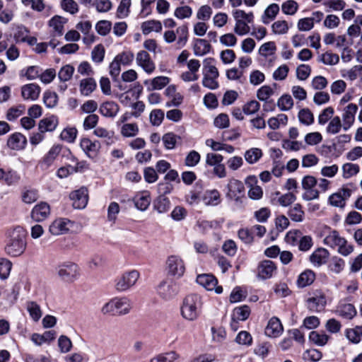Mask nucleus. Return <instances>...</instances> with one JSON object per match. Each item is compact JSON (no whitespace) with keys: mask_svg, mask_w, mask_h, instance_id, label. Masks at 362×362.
<instances>
[{"mask_svg":"<svg viewBox=\"0 0 362 362\" xmlns=\"http://www.w3.org/2000/svg\"><path fill=\"white\" fill-rule=\"evenodd\" d=\"M202 306L201 296L195 293L189 294L183 299L181 305V315L185 320L194 321L198 318Z\"/></svg>","mask_w":362,"mask_h":362,"instance_id":"obj_1","label":"nucleus"},{"mask_svg":"<svg viewBox=\"0 0 362 362\" xmlns=\"http://www.w3.org/2000/svg\"><path fill=\"white\" fill-rule=\"evenodd\" d=\"M25 247L24 232L21 227L18 226L11 233L10 239L5 247V251L11 257H18L23 253Z\"/></svg>","mask_w":362,"mask_h":362,"instance_id":"obj_2","label":"nucleus"},{"mask_svg":"<svg viewBox=\"0 0 362 362\" xmlns=\"http://www.w3.org/2000/svg\"><path fill=\"white\" fill-rule=\"evenodd\" d=\"M132 308V303L127 298H115L103 305L101 313L103 315L121 316L128 314Z\"/></svg>","mask_w":362,"mask_h":362,"instance_id":"obj_3","label":"nucleus"},{"mask_svg":"<svg viewBox=\"0 0 362 362\" xmlns=\"http://www.w3.org/2000/svg\"><path fill=\"white\" fill-rule=\"evenodd\" d=\"M324 243L330 247L337 248V252L343 256H348L354 251V246L349 244L337 230L331 231L325 238Z\"/></svg>","mask_w":362,"mask_h":362,"instance_id":"obj_4","label":"nucleus"},{"mask_svg":"<svg viewBox=\"0 0 362 362\" xmlns=\"http://www.w3.org/2000/svg\"><path fill=\"white\" fill-rule=\"evenodd\" d=\"M227 192L226 197L235 204L240 206L243 204V199H245V187L243 183L236 179H230L227 185Z\"/></svg>","mask_w":362,"mask_h":362,"instance_id":"obj_5","label":"nucleus"},{"mask_svg":"<svg viewBox=\"0 0 362 362\" xmlns=\"http://www.w3.org/2000/svg\"><path fill=\"white\" fill-rule=\"evenodd\" d=\"M59 278L68 283L74 282L79 276L78 266L72 262H65L60 264L57 269Z\"/></svg>","mask_w":362,"mask_h":362,"instance_id":"obj_6","label":"nucleus"},{"mask_svg":"<svg viewBox=\"0 0 362 362\" xmlns=\"http://www.w3.org/2000/svg\"><path fill=\"white\" fill-rule=\"evenodd\" d=\"M352 189L347 185H344L337 192L332 194L328 198L329 204L334 207L344 209L346 206V201L352 194Z\"/></svg>","mask_w":362,"mask_h":362,"instance_id":"obj_7","label":"nucleus"},{"mask_svg":"<svg viewBox=\"0 0 362 362\" xmlns=\"http://www.w3.org/2000/svg\"><path fill=\"white\" fill-rule=\"evenodd\" d=\"M157 292L163 299L170 300L178 293L179 285L173 279H168L159 284Z\"/></svg>","mask_w":362,"mask_h":362,"instance_id":"obj_8","label":"nucleus"},{"mask_svg":"<svg viewBox=\"0 0 362 362\" xmlns=\"http://www.w3.org/2000/svg\"><path fill=\"white\" fill-rule=\"evenodd\" d=\"M139 278L136 270L124 272L116 280L115 288L118 291H125L135 285Z\"/></svg>","mask_w":362,"mask_h":362,"instance_id":"obj_9","label":"nucleus"},{"mask_svg":"<svg viewBox=\"0 0 362 362\" xmlns=\"http://www.w3.org/2000/svg\"><path fill=\"white\" fill-rule=\"evenodd\" d=\"M166 269L170 275L180 278L185 272V262L180 257L171 255L167 259Z\"/></svg>","mask_w":362,"mask_h":362,"instance_id":"obj_10","label":"nucleus"},{"mask_svg":"<svg viewBox=\"0 0 362 362\" xmlns=\"http://www.w3.org/2000/svg\"><path fill=\"white\" fill-rule=\"evenodd\" d=\"M357 111L358 106L354 103H349L344 107L341 114L344 131H348L353 126Z\"/></svg>","mask_w":362,"mask_h":362,"instance_id":"obj_11","label":"nucleus"},{"mask_svg":"<svg viewBox=\"0 0 362 362\" xmlns=\"http://www.w3.org/2000/svg\"><path fill=\"white\" fill-rule=\"evenodd\" d=\"M276 272V266L271 260H264L257 266V277L265 280L270 279Z\"/></svg>","mask_w":362,"mask_h":362,"instance_id":"obj_12","label":"nucleus"},{"mask_svg":"<svg viewBox=\"0 0 362 362\" xmlns=\"http://www.w3.org/2000/svg\"><path fill=\"white\" fill-rule=\"evenodd\" d=\"M70 199L73 201L72 205L75 209H84L88 204V190L85 187L75 190L70 194Z\"/></svg>","mask_w":362,"mask_h":362,"instance_id":"obj_13","label":"nucleus"},{"mask_svg":"<svg viewBox=\"0 0 362 362\" xmlns=\"http://www.w3.org/2000/svg\"><path fill=\"white\" fill-rule=\"evenodd\" d=\"M136 63L147 74H151L154 71L156 66L151 59L149 54L146 51H140L136 54Z\"/></svg>","mask_w":362,"mask_h":362,"instance_id":"obj_14","label":"nucleus"},{"mask_svg":"<svg viewBox=\"0 0 362 362\" xmlns=\"http://www.w3.org/2000/svg\"><path fill=\"white\" fill-rule=\"evenodd\" d=\"M49 214V205L42 202L33 207L31 211V218L36 222H40L45 220Z\"/></svg>","mask_w":362,"mask_h":362,"instance_id":"obj_15","label":"nucleus"},{"mask_svg":"<svg viewBox=\"0 0 362 362\" xmlns=\"http://www.w3.org/2000/svg\"><path fill=\"white\" fill-rule=\"evenodd\" d=\"M335 312L339 316L348 320L353 319L357 313L354 305L345 301L339 303Z\"/></svg>","mask_w":362,"mask_h":362,"instance_id":"obj_16","label":"nucleus"},{"mask_svg":"<svg viewBox=\"0 0 362 362\" xmlns=\"http://www.w3.org/2000/svg\"><path fill=\"white\" fill-rule=\"evenodd\" d=\"M62 148L59 145H54L42 158L40 165L42 169L47 170L54 163L61 152Z\"/></svg>","mask_w":362,"mask_h":362,"instance_id":"obj_17","label":"nucleus"},{"mask_svg":"<svg viewBox=\"0 0 362 362\" xmlns=\"http://www.w3.org/2000/svg\"><path fill=\"white\" fill-rule=\"evenodd\" d=\"M27 144L26 137L19 132L11 134L7 141V146L13 150H22Z\"/></svg>","mask_w":362,"mask_h":362,"instance_id":"obj_18","label":"nucleus"},{"mask_svg":"<svg viewBox=\"0 0 362 362\" xmlns=\"http://www.w3.org/2000/svg\"><path fill=\"white\" fill-rule=\"evenodd\" d=\"M283 332V326L279 318L272 317L265 328V334L269 337H277Z\"/></svg>","mask_w":362,"mask_h":362,"instance_id":"obj_19","label":"nucleus"},{"mask_svg":"<svg viewBox=\"0 0 362 362\" xmlns=\"http://www.w3.org/2000/svg\"><path fill=\"white\" fill-rule=\"evenodd\" d=\"M40 88L35 83H29L21 88V95L25 100H35L38 98Z\"/></svg>","mask_w":362,"mask_h":362,"instance_id":"obj_20","label":"nucleus"},{"mask_svg":"<svg viewBox=\"0 0 362 362\" xmlns=\"http://www.w3.org/2000/svg\"><path fill=\"white\" fill-rule=\"evenodd\" d=\"M119 110V106L114 101H106L103 103L99 107V112L106 117H114Z\"/></svg>","mask_w":362,"mask_h":362,"instance_id":"obj_21","label":"nucleus"},{"mask_svg":"<svg viewBox=\"0 0 362 362\" xmlns=\"http://www.w3.org/2000/svg\"><path fill=\"white\" fill-rule=\"evenodd\" d=\"M70 221L65 218H58L54 221L49 226V230L54 235H59L69 230L68 224Z\"/></svg>","mask_w":362,"mask_h":362,"instance_id":"obj_22","label":"nucleus"},{"mask_svg":"<svg viewBox=\"0 0 362 362\" xmlns=\"http://www.w3.org/2000/svg\"><path fill=\"white\" fill-rule=\"evenodd\" d=\"M202 199L206 206H216L221 202V194L215 189L205 191Z\"/></svg>","mask_w":362,"mask_h":362,"instance_id":"obj_23","label":"nucleus"},{"mask_svg":"<svg viewBox=\"0 0 362 362\" xmlns=\"http://www.w3.org/2000/svg\"><path fill=\"white\" fill-rule=\"evenodd\" d=\"M58 123V118L55 115L43 118L38 123V130L44 133L53 132L57 128Z\"/></svg>","mask_w":362,"mask_h":362,"instance_id":"obj_24","label":"nucleus"},{"mask_svg":"<svg viewBox=\"0 0 362 362\" xmlns=\"http://www.w3.org/2000/svg\"><path fill=\"white\" fill-rule=\"evenodd\" d=\"M329 256L327 250L325 248H318L315 250L310 257V261L315 266H321L327 262Z\"/></svg>","mask_w":362,"mask_h":362,"instance_id":"obj_25","label":"nucleus"},{"mask_svg":"<svg viewBox=\"0 0 362 362\" xmlns=\"http://www.w3.org/2000/svg\"><path fill=\"white\" fill-rule=\"evenodd\" d=\"M307 304L311 312H320L326 305V299L322 295L313 296L307 300Z\"/></svg>","mask_w":362,"mask_h":362,"instance_id":"obj_26","label":"nucleus"},{"mask_svg":"<svg viewBox=\"0 0 362 362\" xmlns=\"http://www.w3.org/2000/svg\"><path fill=\"white\" fill-rule=\"evenodd\" d=\"M80 145L82 149L90 158L95 157L100 148L98 142H93L90 139L87 138L81 139Z\"/></svg>","mask_w":362,"mask_h":362,"instance_id":"obj_27","label":"nucleus"},{"mask_svg":"<svg viewBox=\"0 0 362 362\" xmlns=\"http://www.w3.org/2000/svg\"><path fill=\"white\" fill-rule=\"evenodd\" d=\"M197 282L208 291H213L218 281L212 274H203L197 277Z\"/></svg>","mask_w":362,"mask_h":362,"instance_id":"obj_28","label":"nucleus"},{"mask_svg":"<svg viewBox=\"0 0 362 362\" xmlns=\"http://www.w3.org/2000/svg\"><path fill=\"white\" fill-rule=\"evenodd\" d=\"M66 23V18L57 15L49 21L48 24L58 36H62L64 33V26Z\"/></svg>","mask_w":362,"mask_h":362,"instance_id":"obj_29","label":"nucleus"},{"mask_svg":"<svg viewBox=\"0 0 362 362\" xmlns=\"http://www.w3.org/2000/svg\"><path fill=\"white\" fill-rule=\"evenodd\" d=\"M315 279V274L310 269H307L302 272L297 280L298 287L304 288L310 286Z\"/></svg>","mask_w":362,"mask_h":362,"instance_id":"obj_30","label":"nucleus"},{"mask_svg":"<svg viewBox=\"0 0 362 362\" xmlns=\"http://www.w3.org/2000/svg\"><path fill=\"white\" fill-rule=\"evenodd\" d=\"M97 84L93 78L82 79L80 82V92L83 95L88 96L96 88Z\"/></svg>","mask_w":362,"mask_h":362,"instance_id":"obj_31","label":"nucleus"},{"mask_svg":"<svg viewBox=\"0 0 362 362\" xmlns=\"http://www.w3.org/2000/svg\"><path fill=\"white\" fill-rule=\"evenodd\" d=\"M134 204L135 206L141 210L145 211L151 203V197L149 194L147 192H142L141 194H137L134 197Z\"/></svg>","mask_w":362,"mask_h":362,"instance_id":"obj_32","label":"nucleus"},{"mask_svg":"<svg viewBox=\"0 0 362 362\" xmlns=\"http://www.w3.org/2000/svg\"><path fill=\"white\" fill-rule=\"evenodd\" d=\"M211 46L204 39H196L194 45V52L197 56H203L209 53L211 50Z\"/></svg>","mask_w":362,"mask_h":362,"instance_id":"obj_33","label":"nucleus"},{"mask_svg":"<svg viewBox=\"0 0 362 362\" xmlns=\"http://www.w3.org/2000/svg\"><path fill=\"white\" fill-rule=\"evenodd\" d=\"M279 11V6L276 4H270L264 11L262 17L264 24H269L271 21L274 20Z\"/></svg>","mask_w":362,"mask_h":362,"instance_id":"obj_34","label":"nucleus"},{"mask_svg":"<svg viewBox=\"0 0 362 362\" xmlns=\"http://www.w3.org/2000/svg\"><path fill=\"white\" fill-rule=\"evenodd\" d=\"M141 28L143 34L148 35L152 31L160 32L162 30V24L158 21L151 20L142 23Z\"/></svg>","mask_w":362,"mask_h":362,"instance_id":"obj_35","label":"nucleus"},{"mask_svg":"<svg viewBox=\"0 0 362 362\" xmlns=\"http://www.w3.org/2000/svg\"><path fill=\"white\" fill-rule=\"evenodd\" d=\"M215 59L212 57L206 58L203 62V74H209L213 78H218L219 73L214 65Z\"/></svg>","mask_w":362,"mask_h":362,"instance_id":"obj_36","label":"nucleus"},{"mask_svg":"<svg viewBox=\"0 0 362 362\" xmlns=\"http://www.w3.org/2000/svg\"><path fill=\"white\" fill-rule=\"evenodd\" d=\"M25 112V106L24 105H18L16 106L11 107L8 109L6 119L8 121L13 122L16 120L20 116L23 115Z\"/></svg>","mask_w":362,"mask_h":362,"instance_id":"obj_37","label":"nucleus"},{"mask_svg":"<svg viewBox=\"0 0 362 362\" xmlns=\"http://www.w3.org/2000/svg\"><path fill=\"white\" fill-rule=\"evenodd\" d=\"M179 358L180 355L177 352L171 351L156 356L150 362H174Z\"/></svg>","mask_w":362,"mask_h":362,"instance_id":"obj_38","label":"nucleus"},{"mask_svg":"<svg viewBox=\"0 0 362 362\" xmlns=\"http://www.w3.org/2000/svg\"><path fill=\"white\" fill-rule=\"evenodd\" d=\"M343 129V122L339 116L332 117L326 129V132L329 134H337Z\"/></svg>","mask_w":362,"mask_h":362,"instance_id":"obj_39","label":"nucleus"},{"mask_svg":"<svg viewBox=\"0 0 362 362\" xmlns=\"http://www.w3.org/2000/svg\"><path fill=\"white\" fill-rule=\"evenodd\" d=\"M26 308L30 317L37 322L42 317V313L40 307L34 301H29L26 304Z\"/></svg>","mask_w":362,"mask_h":362,"instance_id":"obj_40","label":"nucleus"},{"mask_svg":"<svg viewBox=\"0 0 362 362\" xmlns=\"http://www.w3.org/2000/svg\"><path fill=\"white\" fill-rule=\"evenodd\" d=\"M329 338V336L326 334L319 333L316 331H312L309 334V340L320 346H325L327 343Z\"/></svg>","mask_w":362,"mask_h":362,"instance_id":"obj_41","label":"nucleus"},{"mask_svg":"<svg viewBox=\"0 0 362 362\" xmlns=\"http://www.w3.org/2000/svg\"><path fill=\"white\" fill-rule=\"evenodd\" d=\"M170 202L163 195H160L154 202V209L159 213H165L170 209Z\"/></svg>","mask_w":362,"mask_h":362,"instance_id":"obj_42","label":"nucleus"},{"mask_svg":"<svg viewBox=\"0 0 362 362\" xmlns=\"http://www.w3.org/2000/svg\"><path fill=\"white\" fill-rule=\"evenodd\" d=\"M92 24L90 21L79 22L76 25V28L81 30L84 35H87L83 38L85 42H93L94 41V37L93 35H89L91 30Z\"/></svg>","mask_w":362,"mask_h":362,"instance_id":"obj_43","label":"nucleus"},{"mask_svg":"<svg viewBox=\"0 0 362 362\" xmlns=\"http://www.w3.org/2000/svg\"><path fill=\"white\" fill-rule=\"evenodd\" d=\"M262 156V151L258 148H252L246 151L245 153V160L250 163L253 164L257 163Z\"/></svg>","mask_w":362,"mask_h":362,"instance_id":"obj_44","label":"nucleus"},{"mask_svg":"<svg viewBox=\"0 0 362 362\" xmlns=\"http://www.w3.org/2000/svg\"><path fill=\"white\" fill-rule=\"evenodd\" d=\"M291 219L296 222H301L304 218V211L300 204H296L288 211Z\"/></svg>","mask_w":362,"mask_h":362,"instance_id":"obj_45","label":"nucleus"},{"mask_svg":"<svg viewBox=\"0 0 362 362\" xmlns=\"http://www.w3.org/2000/svg\"><path fill=\"white\" fill-rule=\"evenodd\" d=\"M22 200L25 204H33L39 199L38 191L35 189H26L22 192Z\"/></svg>","mask_w":362,"mask_h":362,"instance_id":"obj_46","label":"nucleus"},{"mask_svg":"<svg viewBox=\"0 0 362 362\" xmlns=\"http://www.w3.org/2000/svg\"><path fill=\"white\" fill-rule=\"evenodd\" d=\"M43 102L47 107L53 108L58 103V95L55 92L45 91L43 95Z\"/></svg>","mask_w":362,"mask_h":362,"instance_id":"obj_47","label":"nucleus"},{"mask_svg":"<svg viewBox=\"0 0 362 362\" xmlns=\"http://www.w3.org/2000/svg\"><path fill=\"white\" fill-rule=\"evenodd\" d=\"M299 121L305 125H310L314 122V116L308 108H303L298 112Z\"/></svg>","mask_w":362,"mask_h":362,"instance_id":"obj_48","label":"nucleus"},{"mask_svg":"<svg viewBox=\"0 0 362 362\" xmlns=\"http://www.w3.org/2000/svg\"><path fill=\"white\" fill-rule=\"evenodd\" d=\"M29 33V30L24 25L16 26L13 33V38L16 42H24Z\"/></svg>","mask_w":362,"mask_h":362,"instance_id":"obj_49","label":"nucleus"},{"mask_svg":"<svg viewBox=\"0 0 362 362\" xmlns=\"http://www.w3.org/2000/svg\"><path fill=\"white\" fill-rule=\"evenodd\" d=\"M177 139L180 137L173 132H168L163 136L162 140L165 148L171 150L175 147Z\"/></svg>","mask_w":362,"mask_h":362,"instance_id":"obj_50","label":"nucleus"},{"mask_svg":"<svg viewBox=\"0 0 362 362\" xmlns=\"http://www.w3.org/2000/svg\"><path fill=\"white\" fill-rule=\"evenodd\" d=\"M343 177L348 179L359 172V166L357 164L347 163L342 166Z\"/></svg>","mask_w":362,"mask_h":362,"instance_id":"obj_51","label":"nucleus"},{"mask_svg":"<svg viewBox=\"0 0 362 362\" xmlns=\"http://www.w3.org/2000/svg\"><path fill=\"white\" fill-rule=\"evenodd\" d=\"M176 31L178 35L177 44L179 47H182L185 45L187 41L188 28L186 25H182L178 27Z\"/></svg>","mask_w":362,"mask_h":362,"instance_id":"obj_52","label":"nucleus"},{"mask_svg":"<svg viewBox=\"0 0 362 362\" xmlns=\"http://www.w3.org/2000/svg\"><path fill=\"white\" fill-rule=\"evenodd\" d=\"M131 4V0H121L117 9V17L122 18L128 16Z\"/></svg>","mask_w":362,"mask_h":362,"instance_id":"obj_53","label":"nucleus"},{"mask_svg":"<svg viewBox=\"0 0 362 362\" xmlns=\"http://www.w3.org/2000/svg\"><path fill=\"white\" fill-rule=\"evenodd\" d=\"M12 263L6 258H0V278L6 279L8 278L11 270Z\"/></svg>","mask_w":362,"mask_h":362,"instance_id":"obj_54","label":"nucleus"},{"mask_svg":"<svg viewBox=\"0 0 362 362\" xmlns=\"http://www.w3.org/2000/svg\"><path fill=\"white\" fill-rule=\"evenodd\" d=\"M74 72V66L67 64L61 68L58 73V77L62 81H68L70 80Z\"/></svg>","mask_w":362,"mask_h":362,"instance_id":"obj_55","label":"nucleus"},{"mask_svg":"<svg viewBox=\"0 0 362 362\" xmlns=\"http://www.w3.org/2000/svg\"><path fill=\"white\" fill-rule=\"evenodd\" d=\"M277 105L282 111L288 110L293 106V98L289 95H284L278 100Z\"/></svg>","mask_w":362,"mask_h":362,"instance_id":"obj_56","label":"nucleus"},{"mask_svg":"<svg viewBox=\"0 0 362 362\" xmlns=\"http://www.w3.org/2000/svg\"><path fill=\"white\" fill-rule=\"evenodd\" d=\"M200 159V154L197 151L192 150L187 155L185 159V164L187 167H194L199 163Z\"/></svg>","mask_w":362,"mask_h":362,"instance_id":"obj_57","label":"nucleus"},{"mask_svg":"<svg viewBox=\"0 0 362 362\" xmlns=\"http://www.w3.org/2000/svg\"><path fill=\"white\" fill-rule=\"evenodd\" d=\"M235 20V25L234 28V32L237 35L242 36L250 33V28L247 25V22L239 18Z\"/></svg>","mask_w":362,"mask_h":362,"instance_id":"obj_58","label":"nucleus"},{"mask_svg":"<svg viewBox=\"0 0 362 362\" xmlns=\"http://www.w3.org/2000/svg\"><path fill=\"white\" fill-rule=\"evenodd\" d=\"M344 259L338 257H334L329 264V268L332 272L339 274L344 269Z\"/></svg>","mask_w":362,"mask_h":362,"instance_id":"obj_59","label":"nucleus"},{"mask_svg":"<svg viewBox=\"0 0 362 362\" xmlns=\"http://www.w3.org/2000/svg\"><path fill=\"white\" fill-rule=\"evenodd\" d=\"M105 57V48L103 45L99 44L96 45L91 52V59L95 63H100L103 61Z\"/></svg>","mask_w":362,"mask_h":362,"instance_id":"obj_60","label":"nucleus"},{"mask_svg":"<svg viewBox=\"0 0 362 362\" xmlns=\"http://www.w3.org/2000/svg\"><path fill=\"white\" fill-rule=\"evenodd\" d=\"M139 127L136 123L125 124L122 126L121 134L125 137H132L137 134Z\"/></svg>","mask_w":362,"mask_h":362,"instance_id":"obj_61","label":"nucleus"},{"mask_svg":"<svg viewBox=\"0 0 362 362\" xmlns=\"http://www.w3.org/2000/svg\"><path fill=\"white\" fill-rule=\"evenodd\" d=\"M250 309L247 305H243L234 309L233 316L238 320L244 321L247 320L250 315Z\"/></svg>","mask_w":362,"mask_h":362,"instance_id":"obj_62","label":"nucleus"},{"mask_svg":"<svg viewBox=\"0 0 362 362\" xmlns=\"http://www.w3.org/2000/svg\"><path fill=\"white\" fill-rule=\"evenodd\" d=\"M320 61L327 65L337 64L339 61L338 54L327 52L320 56Z\"/></svg>","mask_w":362,"mask_h":362,"instance_id":"obj_63","label":"nucleus"},{"mask_svg":"<svg viewBox=\"0 0 362 362\" xmlns=\"http://www.w3.org/2000/svg\"><path fill=\"white\" fill-rule=\"evenodd\" d=\"M77 135V129L75 127H70L64 129L60 134L62 140L69 143H72L75 141Z\"/></svg>","mask_w":362,"mask_h":362,"instance_id":"obj_64","label":"nucleus"}]
</instances>
